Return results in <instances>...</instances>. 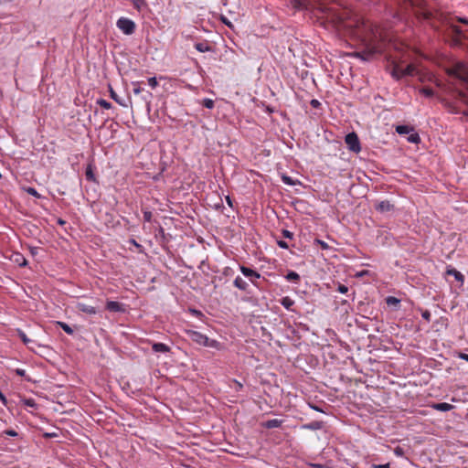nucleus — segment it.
Here are the masks:
<instances>
[{
    "instance_id": "20e7f679",
    "label": "nucleus",
    "mask_w": 468,
    "mask_h": 468,
    "mask_svg": "<svg viewBox=\"0 0 468 468\" xmlns=\"http://www.w3.org/2000/svg\"><path fill=\"white\" fill-rule=\"evenodd\" d=\"M116 26L124 35L128 36L133 35L136 29L135 23L126 17L119 18L116 22Z\"/></svg>"
},
{
    "instance_id": "a211bd4d",
    "label": "nucleus",
    "mask_w": 468,
    "mask_h": 468,
    "mask_svg": "<svg viewBox=\"0 0 468 468\" xmlns=\"http://www.w3.org/2000/svg\"><path fill=\"white\" fill-rule=\"evenodd\" d=\"M431 407L434 410L442 411V412H447L453 409V406L452 404H449L446 402L434 403Z\"/></svg>"
},
{
    "instance_id": "13d9d810",
    "label": "nucleus",
    "mask_w": 468,
    "mask_h": 468,
    "mask_svg": "<svg viewBox=\"0 0 468 468\" xmlns=\"http://www.w3.org/2000/svg\"><path fill=\"white\" fill-rule=\"evenodd\" d=\"M38 250H42V249H40V248H31L30 249V252L32 255H37Z\"/></svg>"
},
{
    "instance_id": "6e6d98bb",
    "label": "nucleus",
    "mask_w": 468,
    "mask_h": 468,
    "mask_svg": "<svg viewBox=\"0 0 468 468\" xmlns=\"http://www.w3.org/2000/svg\"><path fill=\"white\" fill-rule=\"evenodd\" d=\"M158 233L164 240H166L165 229L162 227H159Z\"/></svg>"
},
{
    "instance_id": "6e6552de",
    "label": "nucleus",
    "mask_w": 468,
    "mask_h": 468,
    "mask_svg": "<svg viewBox=\"0 0 468 468\" xmlns=\"http://www.w3.org/2000/svg\"><path fill=\"white\" fill-rule=\"evenodd\" d=\"M324 427V422L322 420H314L309 423L301 425L302 430L318 431Z\"/></svg>"
},
{
    "instance_id": "0eeeda50",
    "label": "nucleus",
    "mask_w": 468,
    "mask_h": 468,
    "mask_svg": "<svg viewBox=\"0 0 468 468\" xmlns=\"http://www.w3.org/2000/svg\"><path fill=\"white\" fill-rule=\"evenodd\" d=\"M195 48L199 52H215V48L207 40L197 42L194 45Z\"/></svg>"
},
{
    "instance_id": "de8ad7c7",
    "label": "nucleus",
    "mask_w": 468,
    "mask_h": 468,
    "mask_svg": "<svg viewBox=\"0 0 468 468\" xmlns=\"http://www.w3.org/2000/svg\"><path fill=\"white\" fill-rule=\"evenodd\" d=\"M220 20H221V22H222L224 25L228 26L229 27H230V28H232V27H233V26H232L231 22H230V21H229V20H228V18H226L225 16H221V18H220Z\"/></svg>"
},
{
    "instance_id": "37998d69",
    "label": "nucleus",
    "mask_w": 468,
    "mask_h": 468,
    "mask_svg": "<svg viewBox=\"0 0 468 468\" xmlns=\"http://www.w3.org/2000/svg\"><path fill=\"white\" fill-rule=\"evenodd\" d=\"M3 433L7 436H10V437H17L18 436V433L13 429L5 430L3 431Z\"/></svg>"
},
{
    "instance_id": "f3484780",
    "label": "nucleus",
    "mask_w": 468,
    "mask_h": 468,
    "mask_svg": "<svg viewBox=\"0 0 468 468\" xmlns=\"http://www.w3.org/2000/svg\"><path fill=\"white\" fill-rule=\"evenodd\" d=\"M446 274L449 276H453L454 279L460 282V285L462 286L464 282V276L456 269H449L446 271Z\"/></svg>"
},
{
    "instance_id": "79ce46f5",
    "label": "nucleus",
    "mask_w": 468,
    "mask_h": 468,
    "mask_svg": "<svg viewBox=\"0 0 468 468\" xmlns=\"http://www.w3.org/2000/svg\"><path fill=\"white\" fill-rule=\"evenodd\" d=\"M153 97L152 92L146 91L145 94L143 96V100L145 101L147 108H150V99Z\"/></svg>"
},
{
    "instance_id": "bb28decb",
    "label": "nucleus",
    "mask_w": 468,
    "mask_h": 468,
    "mask_svg": "<svg viewBox=\"0 0 468 468\" xmlns=\"http://www.w3.org/2000/svg\"><path fill=\"white\" fill-rule=\"evenodd\" d=\"M420 92L427 98H432L434 96V90L429 86L420 88Z\"/></svg>"
},
{
    "instance_id": "603ef678",
    "label": "nucleus",
    "mask_w": 468,
    "mask_h": 468,
    "mask_svg": "<svg viewBox=\"0 0 468 468\" xmlns=\"http://www.w3.org/2000/svg\"><path fill=\"white\" fill-rule=\"evenodd\" d=\"M0 401L5 405L6 406L7 405V399L5 398V396L4 395V393L0 390Z\"/></svg>"
},
{
    "instance_id": "0e129e2a",
    "label": "nucleus",
    "mask_w": 468,
    "mask_h": 468,
    "mask_svg": "<svg viewBox=\"0 0 468 468\" xmlns=\"http://www.w3.org/2000/svg\"><path fill=\"white\" fill-rule=\"evenodd\" d=\"M311 467L312 468H325L324 465H321V464H312Z\"/></svg>"
},
{
    "instance_id": "2f4dec72",
    "label": "nucleus",
    "mask_w": 468,
    "mask_h": 468,
    "mask_svg": "<svg viewBox=\"0 0 468 468\" xmlns=\"http://www.w3.org/2000/svg\"><path fill=\"white\" fill-rule=\"evenodd\" d=\"M144 83V81H133L132 82V85L133 87V91L134 94H140L144 91V89L141 88V84Z\"/></svg>"
},
{
    "instance_id": "c85d7f7f",
    "label": "nucleus",
    "mask_w": 468,
    "mask_h": 468,
    "mask_svg": "<svg viewBox=\"0 0 468 468\" xmlns=\"http://www.w3.org/2000/svg\"><path fill=\"white\" fill-rule=\"evenodd\" d=\"M373 276H374V273L370 271H367V270H363V271H356L354 275V277L356 278H365V277H369V278H372L373 279Z\"/></svg>"
},
{
    "instance_id": "4c0bfd02",
    "label": "nucleus",
    "mask_w": 468,
    "mask_h": 468,
    "mask_svg": "<svg viewBox=\"0 0 468 468\" xmlns=\"http://www.w3.org/2000/svg\"><path fill=\"white\" fill-rule=\"evenodd\" d=\"M276 242H277V245L282 248V249H288L290 247L289 245V242L288 241H285L283 240L282 239H278L276 238Z\"/></svg>"
},
{
    "instance_id": "f03ea898",
    "label": "nucleus",
    "mask_w": 468,
    "mask_h": 468,
    "mask_svg": "<svg viewBox=\"0 0 468 468\" xmlns=\"http://www.w3.org/2000/svg\"><path fill=\"white\" fill-rule=\"evenodd\" d=\"M185 332L187 337L194 343L199 346L219 349L220 343L218 341L215 339H209L206 335L198 331L187 329Z\"/></svg>"
},
{
    "instance_id": "a19ab883",
    "label": "nucleus",
    "mask_w": 468,
    "mask_h": 468,
    "mask_svg": "<svg viewBox=\"0 0 468 468\" xmlns=\"http://www.w3.org/2000/svg\"><path fill=\"white\" fill-rule=\"evenodd\" d=\"M147 82H148L149 86L153 89H154L158 86V81H157L156 77L148 78Z\"/></svg>"
},
{
    "instance_id": "f257e3e1",
    "label": "nucleus",
    "mask_w": 468,
    "mask_h": 468,
    "mask_svg": "<svg viewBox=\"0 0 468 468\" xmlns=\"http://www.w3.org/2000/svg\"><path fill=\"white\" fill-rule=\"evenodd\" d=\"M459 74H460V78L463 81V85L464 87V89L466 90V92L464 91H458V96L460 97V99L468 104V101H467V93H468V66L465 65V64H461L459 66ZM442 102L444 104V107L448 110L449 112L451 113H454V114H457V113H462L463 116H467L468 117V110H465V111H460V109L452 101H449L447 100H442Z\"/></svg>"
},
{
    "instance_id": "a878e982",
    "label": "nucleus",
    "mask_w": 468,
    "mask_h": 468,
    "mask_svg": "<svg viewBox=\"0 0 468 468\" xmlns=\"http://www.w3.org/2000/svg\"><path fill=\"white\" fill-rule=\"evenodd\" d=\"M282 181L285 184V185H288V186H296L298 184H300V181L299 180H294L292 179L291 176L283 174L282 175Z\"/></svg>"
},
{
    "instance_id": "473e14b6",
    "label": "nucleus",
    "mask_w": 468,
    "mask_h": 468,
    "mask_svg": "<svg viewBox=\"0 0 468 468\" xmlns=\"http://www.w3.org/2000/svg\"><path fill=\"white\" fill-rule=\"evenodd\" d=\"M201 105L207 109H213L215 106V102L213 100L206 98L202 101Z\"/></svg>"
},
{
    "instance_id": "774afa93",
    "label": "nucleus",
    "mask_w": 468,
    "mask_h": 468,
    "mask_svg": "<svg viewBox=\"0 0 468 468\" xmlns=\"http://www.w3.org/2000/svg\"><path fill=\"white\" fill-rule=\"evenodd\" d=\"M238 388H241L242 385L240 383H239Z\"/></svg>"
},
{
    "instance_id": "e2e57ef3",
    "label": "nucleus",
    "mask_w": 468,
    "mask_h": 468,
    "mask_svg": "<svg viewBox=\"0 0 468 468\" xmlns=\"http://www.w3.org/2000/svg\"><path fill=\"white\" fill-rule=\"evenodd\" d=\"M56 436H57V434H56V433H46V434H45V437H46V438H54V437H56Z\"/></svg>"
},
{
    "instance_id": "8fccbe9b",
    "label": "nucleus",
    "mask_w": 468,
    "mask_h": 468,
    "mask_svg": "<svg viewBox=\"0 0 468 468\" xmlns=\"http://www.w3.org/2000/svg\"><path fill=\"white\" fill-rule=\"evenodd\" d=\"M16 374L19 377H26V370L22 368H16L15 370Z\"/></svg>"
},
{
    "instance_id": "b1692460",
    "label": "nucleus",
    "mask_w": 468,
    "mask_h": 468,
    "mask_svg": "<svg viewBox=\"0 0 468 468\" xmlns=\"http://www.w3.org/2000/svg\"><path fill=\"white\" fill-rule=\"evenodd\" d=\"M285 278L287 281L294 283H297L300 281V275L293 271H288L287 274L285 275Z\"/></svg>"
},
{
    "instance_id": "c756f323",
    "label": "nucleus",
    "mask_w": 468,
    "mask_h": 468,
    "mask_svg": "<svg viewBox=\"0 0 468 468\" xmlns=\"http://www.w3.org/2000/svg\"><path fill=\"white\" fill-rule=\"evenodd\" d=\"M188 313L200 320H204V318H205V314L201 311H199L196 308H191V307L188 308Z\"/></svg>"
},
{
    "instance_id": "864d4df0",
    "label": "nucleus",
    "mask_w": 468,
    "mask_h": 468,
    "mask_svg": "<svg viewBox=\"0 0 468 468\" xmlns=\"http://www.w3.org/2000/svg\"><path fill=\"white\" fill-rule=\"evenodd\" d=\"M456 20L459 22V23H462V24H464V25H468V18L466 17H456Z\"/></svg>"
},
{
    "instance_id": "39448f33",
    "label": "nucleus",
    "mask_w": 468,
    "mask_h": 468,
    "mask_svg": "<svg viewBox=\"0 0 468 468\" xmlns=\"http://www.w3.org/2000/svg\"><path fill=\"white\" fill-rule=\"evenodd\" d=\"M374 208L383 214L395 210V205L391 204L388 200L376 201L374 204Z\"/></svg>"
},
{
    "instance_id": "2eb2a0df",
    "label": "nucleus",
    "mask_w": 468,
    "mask_h": 468,
    "mask_svg": "<svg viewBox=\"0 0 468 468\" xmlns=\"http://www.w3.org/2000/svg\"><path fill=\"white\" fill-rule=\"evenodd\" d=\"M283 420L278 419L268 420L262 423V426L266 429H274L279 428L282 425Z\"/></svg>"
},
{
    "instance_id": "9b49d317",
    "label": "nucleus",
    "mask_w": 468,
    "mask_h": 468,
    "mask_svg": "<svg viewBox=\"0 0 468 468\" xmlns=\"http://www.w3.org/2000/svg\"><path fill=\"white\" fill-rule=\"evenodd\" d=\"M402 78L403 77H414L419 74V69L413 64L407 65L404 69H401Z\"/></svg>"
},
{
    "instance_id": "bf43d9fd",
    "label": "nucleus",
    "mask_w": 468,
    "mask_h": 468,
    "mask_svg": "<svg viewBox=\"0 0 468 468\" xmlns=\"http://www.w3.org/2000/svg\"><path fill=\"white\" fill-rule=\"evenodd\" d=\"M226 201L229 207H233V201L229 196L226 197Z\"/></svg>"
},
{
    "instance_id": "5701e85b",
    "label": "nucleus",
    "mask_w": 468,
    "mask_h": 468,
    "mask_svg": "<svg viewBox=\"0 0 468 468\" xmlns=\"http://www.w3.org/2000/svg\"><path fill=\"white\" fill-rule=\"evenodd\" d=\"M16 335L20 338V340L26 345L28 346L29 343H33L34 341L29 339L26 333L22 330L17 328L16 330Z\"/></svg>"
},
{
    "instance_id": "680f3d73",
    "label": "nucleus",
    "mask_w": 468,
    "mask_h": 468,
    "mask_svg": "<svg viewBox=\"0 0 468 468\" xmlns=\"http://www.w3.org/2000/svg\"><path fill=\"white\" fill-rule=\"evenodd\" d=\"M57 223H58V225H60V226H63V225H65V224H66V220H64V219H62V218H58V220H57Z\"/></svg>"
},
{
    "instance_id": "4d7b16f0",
    "label": "nucleus",
    "mask_w": 468,
    "mask_h": 468,
    "mask_svg": "<svg viewBox=\"0 0 468 468\" xmlns=\"http://www.w3.org/2000/svg\"><path fill=\"white\" fill-rule=\"evenodd\" d=\"M129 242H130L131 244L134 245L136 248L140 249V250H142V248H143V246H142L141 244L137 243V242H136V240H135V239H131L129 240Z\"/></svg>"
},
{
    "instance_id": "72a5a7b5",
    "label": "nucleus",
    "mask_w": 468,
    "mask_h": 468,
    "mask_svg": "<svg viewBox=\"0 0 468 468\" xmlns=\"http://www.w3.org/2000/svg\"><path fill=\"white\" fill-rule=\"evenodd\" d=\"M282 238L289 239V240H293L294 239V234L292 231L288 230V229H282Z\"/></svg>"
},
{
    "instance_id": "f704fd0d",
    "label": "nucleus",
    "mask_w": 468,
    "mask_h": 468,
    "mask_svg": "<svg viewBox=\"0 0 468 468\" xmlns=\"http://www.w3.org/2000/svg\"><path fill=\"white\" fill-rule=\"evenodd\" d=\"M97 103L103 109L109 110L112 107V103L104 99H99Z\"/></svg>"
},
{
    "instance_id": "7c9ffc66",
    "label": "nucleus",
    "mask_w": 468,
    "mask_h": 468,
    "mask_svg": "<svg viewBox=\"0 0 468 468\" xmlns=\"http://www.w3.org/2000/svg\"><path fill=\"white\" fill-rule=\"evenodd\" d=\"M133 7L140 11L143 7L147 5L145 0H132Z\"/></svg>"
},
{
    "instance_id": "412c9836",
    "label": "nucleus",
    "mask_w": 468,
    "mask_h": 468,
    "mask_svg": "<svg viewBox=\"0 0 468 468\" xmlns=\"http://www.w3.org/2000/svg\"><path fill=\"white\" fill-rule=\"evenodd\" d=\"M280 303L286 309V310H292V307L293 306L294 304V301L289 297V296H284L282 297L281 300H280Z\"/></svg>"
},
{
    "instance_id": "1a4fd4ad",
    "label": "nucleus",
    "mask_w": 468,
    "mask_h": 468,
    "mask_svg": "<svg viewBox=\"0 0 468 468\" xmlns=\"http://www.w3.org/2000/svg\"><path fill=\"white\" fill-rule=\"evenodd\" d=\"M239 266L243 275L249 278L252 282H254V279L260 278V274L257 271L246 267L245 265Z\"/></svg>"
},
{
    "instance_id": "338daca9",
    "label": "nucleus",
    "mask_w": 468,
    "mask_h": 468,
    "mask_svg": "<svg viewBox=\"0 0 468 468\" xmlns=\"http://www.w3.org/2000/svg\"><path fill=\"white\" fill-rule=\"evenodd\" d=\"M19 256L23 260L22 263L27 264V260L25 258H23V256H21V255H19Z\"/></svg>"
},
{
    "instance_id": "c03bdc74",
    "label": "nucleus",
    "mask_w": 468,
    "mask_h": 468,
    "mask_svg": "<svg viewBox=\"0 0 468 468\" xmlns=\"http://www.w3.org/2000/svg\"><path fill=\"white\" fill-rule=\"evenodd\" d=\"M336 290L340 293H346L348 292V287L346 286L345 284L338 283Z\"/></svg>"
},
{
    "instance_id": "ddd939ff",
    "label": "nucleus",
    "mask_w": 468,
    "mask_h": 468,
    "mask_svg": "<svg viewBox=\"0 0 468 468\" xmlns=\"http://www.w3.org/2000/svg\"><path fill=\"white\" fill-rule=\"evenodd\" d=\"M385 302L388 307H391L393 310H399L400 307V300L395 296H388L385 299Z\"/></svg>"
},
{
    "instance_id": "423d86ee",
    "label": "nucleus",
    "mask_w": 468,
    "mask_h": 468,
    "mask_svg": "<svg viewBox=\"0 0 468 468\" xmlns=\"http://www.w3.org/2000/svg\"><path fill=\"white\" fill-rule=\"evenodd\" d=\"M105 308L112 313H124V304L116 301H107Z\"/></svg>"
},
{
    "instance_id": "6ab92c4d",
    "label": "nucleus",
    "mask_w": 468,
    "mask_h": 468,
    "mask_svg": "<svg viewBox=\"0 0 468 468\" xmlns=\"http://www.w3.org/2000/svg\"><path fill=\"white\" fill-rule=\"evenodd\" d=\"M233 283L235 287L241 291L246 292L248 290L249 284L240 276H237Z\"/></svg>"
},
{
    "instance_id": "052dcab7",
    "label": "nucleus",
    "mask_w": 468,
    "mask_h": 468,
    "mask_svg": "<svg viewBox=\"0 0 468 468\" xmlns=\"http://www.w3.org/2000/svg\"><path fill=\"white\" fill-rule=\"evenodd\" d=\"M313 410H316V411H319V412H324L320 407L318 406H314V405H311L310 406Z\"/></svg>"
},
{
    "instance_id": "58836bf2",
    "label": "nucleus",
    "mask_w": 468,
    "mask_h": 468,
    "mask_svg": "<svg viewBox=\"0 0 468 468\" xmlns=\"http://www.w3.org/2000/svg\"><path fill=\"white\" fill-rule=\"evenodd\" d=\"M394 454L398 457H404L405 456V450L404 448L400 447V446H397L395 449H394Z\"/></svg>"
},
{
    "instance_id": "ea45409f",
    "label": "nucleus",
    "mask_w": 468,
    "mask_h": 468,
    "mask_svg": "<svg viewBox=\"0 0 468 468\" xmlns=\"http://www.w3.org/2000/svg\"><path fill=\"white\" fill-rule=\"evenodd\" d=\"M143 214H144V220L146 221V222H151L152 221V218H153V214L151 211L145 209L144 210L143 209Z\"/></svg>"
},
{
    "instance_id": "9d476101",
    "label": "nucleus",
    "mask_w": 468,
    "mask_h": 468,
    "mask_svg": "<svg viewBox=\"0 0 468 468\" xmlns=\"http://www.w3.org/2000/svg\"><path fill=\"white\" fill-rule=\"evenodd\" d=\"M76 309L80 312L88 314H96L97 310L95 307L86 304L84 303H77Z\"/></svg>"
},
{
    "instance_id": "cd10ccee",
    "label": "nucleus",
    "mask_w": 468,
    "mask_h": 468,
    "mask_svg": "<svg viewBox=\"0 0 468 468\" xmlns=\"http://www.w3.org/2000/svg\"><path fill=\"white\" fill-rule=\"evenodd\" d=\"M407 140L408 142L411 143V144H419L420 142V137L418 133L416 132H411L410 133H409V136L407 137Z\"/></svg>"
},
{
    "instance_id": "09e8293b",
    "label": "nucleus",
    "mask_w": 468,
    "mask_h": 468,
    "mask_svg": "<svg viewBox=\"0 0 468 468\" xmlns=\"http://www.w3.org/2000/svg\"><path fill=\"white\" fill-rule=\"evenodd\" d=\"M421 316H422V318H423L424 320H426V321H428V322H429V321L431 320V313H430L429 311H427V310H426L425 312H423V313H422Z\"/></svg>"
},
{
    "instance_id": "4be33fe9",
    "label": "nucleus",
    "mask_w": 468,
    "mask_h": 468,
    "mask_svg": "<svg viewBox=\"0 0 468 468\" xmlns=\"http://www.w3.org/2000/svg\"><path fill=\"white\" fill-rule=\"evenodd\" d=\"M56 324L58 327H60L66 334H68L69 335H72L74 334V329L70 325H69L67 323L61 322V321H57Z\"/></svg>"
},
{
    "instance_id": "69168bd1",
    "label": "nucleus",
    "mask_w": 468,
    "mask_h": 468,
    "mask_svg": "<svg viewBox=\"0 0 468 468\" xmlns=\"http://www.w3.org/2000/svg\"><path fill=\"white\" fill-rule=\"evenodd\" d=\"M266 111H267L269 113L273 112V109H272V108H271L270 106H267Z\"/></svg>"
},
{
    "instance_id": "7ed1b4c3",
    "label": "nucleus",
    "mask_w": 468,
    "mask_h": 468,
    "mask_svg": "<svg viewBox=\"0 0 468 468\" xmlns=\"http://www.w3.org/2000/svg\"><path fill=\"white\" fill-rule=\"evenodd\" d=\"M345 143L350 152L358 154L361 151V143L356 132L348 133L345 136Z\"/></svg>"
},
{
    "instance_id": "e433bc0d",
    "label": "nucleus",
    "mask_w": 468,
    "mask_h": 468,
    "mask_svg": "<svg viewBox=\"0 0 468 468\" xmlns=\"http://www.w3.org/2000/svg\"><path fill=\"white\" fill-rule=\"evenodd\" d=\"M23 402H24V405H26L27 407H30L33 409H36L37 406V402L33 399H25L23 400Z\"/></svg>"
},
{
    "instance_id": "4468645a",
    "label": "nucleus",
    "mask_w": 468,
    "mask_h": 468,
    "mask_svg": "<svg viewBox=\"0 0 468 468\" xmlns=\"http://www.w3.org/2000/svg\"><path fill=\"white\" fill-rule=\"evenodd\" d=\"M414 132V127L408 124H399L396 126V133L399 135H406Z\"/></svg>"
},
{
    "instance_id": "3c124183",
    "label": "nucleus",
    "mask_w": 468,
    "mask_h": 468,
    "mask_svg": "<svg viewBox=\"0 0 468 468\" xmlns=\"http://www.w3.org/2000/svg\"><path fill=\"white\" fill-rule=\"evenodd\" d=\"M316 241L321 245V248L323 250H330L329 246L324 241H322L320 239H316Z\"/></svg>"
},
{
    "instance_id": "aec40b11",
    "label": "nucleus",
    "mask_w": 468,
    "mask_h": 468,
    "mask_svg": "<svg viewBox=\"0 0 468 468\" xmlns=\"http://www.w3.org/2000/svg\"><path fill=\"white\" fill-rule=\"evenodd\" d=\"M109 91H110V97L115 101L117 102L119 105L122 106V107H127V103L125 102L124 100L121 99L117 93L113 90V89L112 87H110L109 89Z\"/></svg>"
},
{
    "instance_id": "f8f14e48",
    "label": "nucleus",
    "mask_w": 468,
    "mask_h": 468,
    "mask_svg": "<svg viewBox=\"0 0 468 468\" xmlns=\"http://www.w3.org/2000/svg\"><path fill=\"white\" fill-rule=\"evenodd\" d=\"M152 350L155 353H168L171 351V348L164 343L155 342L152 345Z\"/></svg>"
},
{
    "instance_id": "dca6fc26",
    "label": "nucleus",
    "mask_w": 468,
    "mask_h": 468,
    "mask_svg": "<svg viewBox=\"0 0 468 468\" xmlns=\"http://www.w3.org/2000/svg\"><path fill=\"white\" fill-rule=\"evenodd\" d=\"M85 177L87 181L97 182V177L94 173V167L91 164H89L85 170Z\"/></svg>"
},
{
    "instance_id": "393cba45",
    "label": "nucleus",
    "mask_w": 468,
    "mask_h": 468,
    "mask_svg": "<svg viewBox=\"0 0 468 468\" xmlns=\"http://www.w3.org/2000/svg\"><path fill=\"white\" fill-rule=\"evenodd\" d=\"M401 69H402L399 68L398 65H394L390 71L392 78L395 79L396 80H399L402 78Z\"/></svg>"
},
{
    "instance_id": "c9c22d12",
    "label": "nucleus",
    "mask_w": 468,
    "mask_h": 468,
    "mask_svg": "<svg viewBox=\"0 0 468 468\" xmlns=\"http://www.w3.org/2000/svg\"><path fill=\"white\" fill-rule=\"evenodd\" d=\"M25 190H26V192H27L28 195H30V196H32V197H37V198H40V197H41V195H40V194L37 191V189H36V188H34V187L28 186V187L25 188Z\"/></svg>"
},
{
    "instance_id": "49530a36",
    "label": "nucleus",
    "mask_w": 468,
    "mask_h": 468,
    "mask_svg": "<svg viewBox=\"0 0 468 468\" xmlns=\"http://www.w3.org/2000/svg\"><path fill=\"white\" fill-rule=\"evenodd\" d=\"M310 105L313 107V108H315V109H319L321 108V102L316 100V99H313L311 100L310 101Z\"/></svg>"
},
{
    "instance_id": "5fc2aeb1",
    "label": "nucleus",
    "mask_w": 468,
    "mask_h": 468,
    "mask_svg": "<svg viewBox=\"0 0 468 468\" xmlns=\"http://www.w3.org/2000/svg\"><path fill=\"white\" fill-rule=\"evenodd\" d=\"M458 357L468 362V354L460 352Z\"/></svg>"
},
{
    "instance_id": "a18cd8bd",
    "label": "nucleus",
    "mask_w": 468,
    "mask_h": 468,
    "mask_svg": "<svg viewBox=\"0 0 468 468\" xmlns=\"http://www.w3.org/2000/svg\"><path fill=\"white\" fill-rule=\"evenodd\" d=\"M369 468H390V463H387L384 464L372 463V464H370Z\"/></svg>"
}]
</instances>
